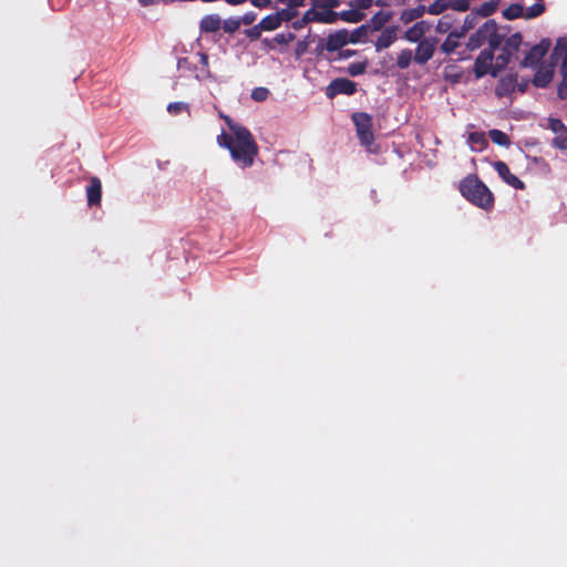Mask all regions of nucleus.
<instances>
[{"mask_svg":"<svg viewBox=\"0 0 567 567\" xmlns=\"http://www.w3.org/2000/svg\"><path fill=\"white\" fill-rule=\"evenodd\" d=\"M220 116L234 134V143L229 150L233 161L243 168L252 166L259 147L251 132L247 127L234 122L229 116Z\"/></svg>","mask_w":567,"mask_h":567,"instance_id":"f257e3e1","label":"nucleus"},{"mask_svg":"<svg viewBox=\"0 0 567 567\" xmlns=\"http://www.w3.org/2000/svg\"><path fill=\"white\" fill-rule=\"evenodd\" d=\"M460 193L473 205L489 210L494 206V195L477 177L471 174L463 178L458 186Z\"/></svg>","mask_w":567,"mask_h":567,"instance_id":"f03ea898","label":"nucleus"},{"mask_svg":"<svg viewBox=\"0 0 567 567\" xmlns=\"http://www.w3.org/2000/svg\"><path fill=\"white\" fill-rule=\"evenodd\" d=\"M351 118L355 126L357 136L361 145L370 147L374 142L372 116L365 112H354Z\"/></svg>","mask_w":567,"mask_h":567,"instance_id":"7ed1b4c3","label":"nucleus"},{"mask_svg":"<svg viewBox=\"0 0 567 567\" xmlns=\"http://www.w3.org/2000/svg\"><path fill=\"white\" fill-rule=\"evenodd\" d=\"M551 42L549 39H543L539 43L533 45L526 53L525 58L520 62L523 68H535L537 66L544 56L547 54Z\"/></svg>","mask_w":567,"mask_h":567,"instance_id":"20e7f679","label":"nucleus"},{"mask_svg":"<svg viewBox=\"0 0 567 567\" xmlns=\"http://www.w3.org/2000/svg\"><path fill=\"white\" fill-rule=\"evenodd\" d=\"M357 92V83L347 78H337L326 87V95L333 99L339 94L353 95Z\"/></svg>","mask_w":567,"mask_h":567,"instance_id":"39448f33","label":"nucleus"},{"mask_svg":"<svg viewBox=\"0 0 567 567\" xmlns=\"http://www.w3.org/2000/svg\"><path fill=\"white\" fill-rule=\"evenodd\" d=\"M436 43V38H425L420 41L415 49L413 61L419 65L426 64L435 53Z\"/></svg>","mask_w":567,"mask_h":567,"instance_id":"423d86ee","label":"nucleus"},{"mask_svg":"<svg viewBox=\"0 0 567 567\" xmlns=\"http://www.w3.org/2000/svg\"><path fill=\"white\" fill-rule=\"evenodd\" d=\"M494 54L491 50H482L474 62V74L477 79L494 72Z\"/></svg>","mask_w":567,"mask_h":567,"instance_id":"0eeeda50","label":"nucleus"},{"mask_svg":"<svg viewBox=\"0 0 567 567\" xmlns=\"http://www.w3.org/2000/svg\"><path fill=\"white\" fill-rule=\"evenodd\" d=\"M495 30V20H487L481 25L476 32L470 35L467 47L470 50H475L487 42L491 31Z\"/></svg>","mask_w":567,"mask_h":567,"instance_id":"6e6552de","label":"nucleus"},{"mask_svg":"<svg viewBox=\"0 0 567 567\" xmlns=\"http://www.w3.org/2000/svg\"><path fill=\"white\" fill-rule=\"evenodd\" d=\"M494 168L499 175V177L509 186L514 187L515 189H524L525 184L523 181H520L516 175L512 174L508 165L503 161H497L494 163Z\"/></svg>","mask_w":567,"mask_h":567,"instance_id":"1a4fd4ad","label":"nucleus"},{"mask_svg":"<svg viewBox=\"0 0 567 567\" xmlns=\"http://www.w3.org/2000/svg\"><path fill=\"white\" fill-rule=\"evenodd\" d=\"M517 78V73H508L502 76L495 86V95L504 97L513 94L516 91Z\"/></svg>","mask_w":567,"mask_h":567,"instance_id":"9d476101","label":"nucleus"},{"mask_svg":"<svg viewBox=\"0 0 567 567\" xmlns=\"http://www.w3.org/2000/svg\"><path fill=\"white\" fill-rule=\"evenodd\" d=\"M430 23L425 20L416 21L411 28H409L403 38L411 43H420L423 39H425V34L430 30Z\"/></svg>","mask_w":567,"mask_h":567,"instance_id":"9b49d317","label":"nucleus"},{"mask_svg":"<svg viewBox=\"0 0 567 567\" xmlns=\"http://www.w3.org/2000/svg\"><path fill=\"white\" fill-rule=\"evenodd\" d=\"M347 43H349L348 30L341 29L327 37L324 48L329 52H334L341 50Z\"/></svg>","mask_w":567,"mask_h":567,"instance_id":"f8f14e48","label":"nucleus"},{"mask_svg":"<svg viewBox=\"0 0 567 567\" xmlns=\"http://www.w3.org/2000/svg\"><path fill=\"white\" fill-rule=\"evenodd\" d=\"M86 198H87V205L90 207L99 206L101 204L102 183L99 177H96V176L91 177L90 184L86 187Z\"/></svg>","mask_w":567,"mask_h":567,"instance_id":"ddd939ff","label":"nucleus"},{"mask_svg":"<svg viewBox=\"0 0 567 567\" xmlns=\"http://www.w3.org/2000/svg\"><path fill=\"white\" fill-rule=\"evenodd\" d=\"M398 25H391L382 30L380 37L375 41V50L379 52L381 50L388 49L393 42L398 39Z\"/></svg>","mask_w":567,"mask_h":567,"instance_id":"4468645a","label":"nucleus"},{"mask_svg":"<svg viewBox=\"0 0 567 567\" xmlns=\"http://www.w3.org/2000/svg\"><path fill=\"white\" fill-rule=\"evenodd\" d=\"M221 28V19L217 13L206 14L199 21L202 33H215Z\"/></svg>","mask_w":567,"mask_h":567,"instance_id":"2eb2a0df","label":"nucleus"},{"mask_svg":"<svg viewBox=\"0 0 567 567\" xmlns=\"http://www.w3.org/2000/svg\"><path fill=\"white\" fill-rule=\"evenodd\" d=\"M554 76L553 66H539L534 74L532 80L533 84L536 87H546Z\"/></svg>","mask_w":567,"mask_h":567,"instance_id":"dca6fc26","label":"nucleus"},{"mask_svg":"<svg viewBox=\"0 0 567 567\" xmlns=\"http://www.w3.org/2000/svg\"><path fill=\"white\" fill-rule=\"evenodd\" d=\"M392 19V12L379 11L372 16L370 21L365 23L369 25V31H380Z\"/></svg>","mask_w":567,"mask_h":567,"instance_id":"f3484780","label":"nucleus"},{"mask_svg":"<svg viewBox=\"0 0 567 567\" xmlns=\"http://www.w3.org/2000/svg\"><path fill=\"white\" fill-rule=\"evenodd\" d=\"M425 13H427L426 7L420 3L414 8L403 10L400 14V20L404 24H408L412 21L422 18Z\"/></svg>","mask_w":567,"mask_h":567,"instance_id":"a211bd4d","label":"nucleus"},{"mask_svg":"<svg viewBox=\"0 0 567 567\" xmlns=\"http://www.w3.org/2000/svg\"><path fill=\"white\" fill-rule=\"evenodd\" d=\"M197 58V69L199 72L195 74L196 79H208L212 76L210 70L208 68V55L204 52L196 53Z\"/></svg>","mask_w":567,"mask_h":567,"instance_id":"6ab92c4d","label":"nucleus"},{"mask_svg":"<svg viewBox=\"0 0 567 567\" xmlns=\"http://www.w3.org/2000/svg\"><path fill=\"white\" fill-rule=\"evenodd\" d=\"M318 19H320V12L311 8L305 12L301 19L293 21L291 25L295 30H301L308 23L318 21Z\"/></svg>","mask_w":567,"mask_h":567,"instance_id":"aec40b11","label":"nucleus"},{"mask_svg":"<svg viewBox=\"0 0 567 567\" xmlns=\"http://www.w3.org/2000/svg\"><path fill=\"white\" fill-rule=\"evenodd\" d=\"M513 53L505 51L504 48H502L501 53L495 58L494 61V72H492V76L496 78L501 71H503L512 59Z\"/></svg>","mask_w":567,"mask_h":567,"instance_id":"412c9836","label":"nucleus"},{"mask_svg":"<svg viewBox=\"0 0 567 567\" xmlns=\"http://www.w3.org/2000/svg\"><path fill=\"white\" fill-rule=\"evenodd\" d=\"M280 25L281 22L279 20L277 12L268 14L258 23V28L262 29L264 31H274L278 29Z\"/></svg>","mask_w":567,"mask_h":567,"instance_id":"4be33fe9","label":"nucleus"},{"mask_svg":"<svg viewBox=\"0 0 567 567\" xmlns=\"http://www.w3.org/2000/svg\"><path fill=\"white\" fill-rule=\"evenodd\" d=\"M365 14L358 9L343 10L339 12V18L349 23H358L364 19Z\"/></svg>","mask_w":567,"mask_h":567,"instance_id":"5701e85b","label":"nucleus"},{"mask_svg":"<svg viewBox=\"0 0 567 567\" xmlns=\"http://www.w3.org/2000/svg\"><path fill=\"white\" fill-rule=\"evenodd\" d=\"M413 58H414V54L411 49L401 50L396 56V66L400 70L408 69L411 65Z\"/></svg>","mask_w":567,"mask_h":567,"instance_id":"b1692460","label":"nucleus"},{"mask_svg":"<svg viewBox=\"0 0 567 567\" xmlns=\"http://www.w3.org/2000/svg\"><path fill=\"white\" fill-rule=\"evenodd\" d=\"M522 40V34L519 32H515L505 40L503 48L505 49V51H508L514 54L519 50Z\"/></svg>","mask_w":567,"mask_h":567,"instance_id":"393cba45","label":"nucleus"},{"mask_svg":"<svg viewBox=\"0 0 567 567\" xmlns=\"http://www.w3.org/2000/svg\"><path fill=\"white\" fill-rule=\"evenodd\" d=\"M451 0H435L429 7H426L427 13L432 16H439L450 9Z\"/></svg>","mask_w":567,"mask_h":567,"instance_id":"a878e982","label":"nucleus"},{"mask_svg":"<svg viewBox=\"0 0 567 567\" xmlns=\"http://www.w3.org/2000/svg\"><path fill=\"white\" fill-rule=\"evenodd\" d=\"M468 142L474 151H482L487 145V140L483 133L473 132L468 136Z\"/></svg>","mask_w":567,"mask_h":567,"instance_id":"bb28decb","label":"nucleus"},{"mask_svg":"<svg viewBox=\"0 0 567 567\" xmlns=\"http://www.w3.org/2000/svg\"><path fill=\"white\" fill-rule=\"evenodd\" d=\"M558 50L564 51V58L560 65V73L563 78H567V41L564 38H559L557 40L556 47L554 49V53H557Z\"/></svg>","mask_w":567,"mask_h":567,"instance_id":"cd10ccee","label":"nucleus"},{"mask_svg":"<svg viewBox=\"0 0 567 567\" xmlns=\"http://www.w3.org/2000/svg\"><path fill=\"white\" fill-rule=\"evenodd\" d=\"M503 17L507 20H515L524 17V7L519 3H513L503 11Z\"/></svg>","mask_w":567,"mask_h":567,"instance_id":"c85d7f7f","label":"nucleus"},{"mask_svg":"<svg viewBox=\"0 0 567 567\" xmlns=\"http://www.w3.org/2000/svg\"><path fill=\"white\" fill-rule=\"evenodd\" d=\"M502 42H503V35H501L498 33V25L495 22V30L491 31L488 39H487L488 48H486L485 50H491L494 53L495 50L501 48Z\"/></svg>","mask_w":567,"mask_h":567,"instance_id":"c756f323","label":"nucleus"},{"mask_svg":"<svg viewBox=\"0 0 567 567\" xmlns=\"http://www.w3.org/2000/svg\"><path fill=\"white\" fill-rule=\"evenodd\" d=\"M369 25L362 24L354 29L351 33L348 32V40L350 43H358L368 37Z\"/></svg>","mask_w":567,"mask_h":567,"instance_id":"7c9ffc66","label":"nucleus"},{"mask_svg":"<svg viewBox=\"0 0 567 567\" xmlns=\"http://www.w3.org/2000/svg\"><path fill=\"white\" fill-rule=\"evenodd\" d=\"M488 135L491 141L499 146H509L511 144L508 135L499 130H491Z\"/></svg>","mask_w":567,"mask_h":567,"instance_id":"2f4dec72","label":"nucleus"},{"mask_svg":"<svg viewBox=\"0 0 567 567\" xmlns=\"http://www.w3.org/2000/svg\"><path fill=\"white\" fill-rule=\"evenodd\" d=\"M546 10L544 3L537 2L533 6L528 7L526 10L524 9V18L525 19H534L542 16Z\"/></svg>","mask_w":567,"mask_h":567,"instance_id":"473e14b6","label":"nucleus"},{"mask_svg":"<svg viewBox=\"0 0 567 567\" xmlns=\"http://www.w3.org/2000/svg\"><path fill=\"white\" fill-rule=\"evenodd\" d=\"M497 10L495 0H488L481 4V7L476 10V13L480 17H489Z\"/></svg>","mask_w":567,"mask_h":567,"instance_id":"72a5a7b5","label":"nucleus"},{"mask_svg":"<svg viewBox=\"0 0 567 567\" xmlns=\"http://www.w3.org/2000/svg\"><path fill=\"white\" fill-rule=\"evenodd\" d=\"M453 25V18L449 14L443 16L436 23L435 30L437 33H446L451 32V28Z\"/></svg>","mask_w":567,"mask_h":567,"instance_id":"f704fd0d","label":"nucleus"},{"mask_svg":"<svg viewBox=\"0 0 567 567\" xmlns=\"http://www.w3.org/2000/svg\"><path fill=\"white\" fill-rule=\"evenodd\" d=\"M277 14L281 23L289 22L298 16V10H295L290 4H287L286 8L278 10Z\"/></svg>","mask_w":567,"mask_h":567,"instance_id":"c9c22d12","label":"nucleus"},{"mask_svg":"<svg viewBox=\"0 0 567 567\" xmlns=\"http://www.w3.org/2000/svg\"><path fill=\"white\" fill-rule=\"evenodd\" d=\"M458 47L457 39L454 38V34L449 33L446 39L441 44L442 52L450 54L454 52V50Z\"/></svg>","mask_w":567,"mask_h":567,"instance_id":"e433bc0d","label":"nucleus"},{"mask_svg":"<svg viewBox=\"0 0 567 567\" xmlns=\"http://www.w3.org/2000/svg\"><path fill=\"white\" fill-rule=\"evenodd\" d=\"M221 28L226 33H235L240 28L239 18H228L221 21Z\"/></svg>","mask_w":567,"mask_h":567,"instance_id":"4c0bfd02","label":"nucleus"},{"mask_svg":"<svg viewBox=\"0 0 567 567\" xmlns=\"http://www.w3.org/2000/svg\"><path fill=\"white\" fill-rule=\"evenodd\" d=\"M365 69L367 62H353L349 64L347 71L351 76H358L363 74L365 72Z\"/></svg>","mask_w":567,"mask_h":567,"instance_id":"58836bf2","label":"nucleus"},{"mask_svg":"<svg viewBox=\"0 0 567 567\" xmlns=\"http://www.w3.org/2000/svg\"><path fill=\"white\" fill-rule=\"evenodd\" d=\"M553 146L561 151L567 150V130L556 134L553 140Z\"/></svg>","mask_w":567,"mask_h":567,"instance_id":"ea45409f","label":"nucleus"},{"mask_svg":"<svg viewBox=\"0 0 567 567\" xmlns=\"http://www.w3.org/2000/svg\"><path fill=\"white\" fill-rule=\"evenodd\" d=\"M217 143L220 147H225L229 151L234 143V134L230 135L226 132H221V134L217 136Z\"/></svg>","mask_w":567,"mask_h":567,"instance_id":"a19ab883","label":"nucleus"},{"mask_svg":"<svg viewBox=\"0 0 567 567\" xmlns=\"http://www.w3.org/2000/svg\"><path fill=\"white\" fill-rule=\"evenodd\" d=\"M177 68L184 72H193L197 70V65H195L188 58H179L177 61Z\"/></svg>","mask_w":567,"mask_h":567,"instance_id":"79ce46f5","label":"nucleus"},{"mask_svg":"<svg viewBox=\"0 0 567 567\" xmlns=\"http://www.w3.org/2000/svg\"><path fill=\"white\" fill-rule=\"evenodd\" d=\"M471 0H451L450 9L458 12H465L470 9Z\"/></svg>","mask_w":567,"mask_h":567,"instance_id":"37998d69","label":"nucleus"},{"mask_svg":"<svg viewBox=\"0 0 567 567\" xmlns=\"http://www.w3.org/2000/svg\"><path fill=\"white\" fill-rule=\"evenodd\" d=\"M478 17L480 16L476 13V11H472L471 13H468L463 22V27L465 28V30H472L477 24Z\"/></svg>","mask_w":567,"mask_h":567,"instance_id":"c03bdc74","label":"nucleus"},{"mask_svg":"<svg viewBox=\"0 0 567 567\" xmlns=\"http://www.w3.org/2000/svg\"><path fill=\"white\" fill-rule=\"evenodd\" d=\"M549 128L555 133L558 134L560 132H565L567 127L559 118H549Z\"/></svg>","mask_w":567,"mask_h":567,"instance_id":"a18cd8bd","label":"nucleus"},{"mask_svg":"<svg viewBox=\"0 0 567 567\" xmlns=\"http://www.w3.org/2000/svg\"><path fill=\"white\" fill-rule=\"evenodd\" d=\"M186 109H187V104H185L183 102H173V103H169L167 106V111L173 115H177Z\"/></svg>","mask_w":567,"mask_h":567,"instance_id":"49530a36","label":"nucleus"},{"mask_svg":"<svg viewBox=\"0 0 567 567\" xmlns=\"http://www.w3.org/2000/svg\"><path fill=\"white\" fill-rule=\"evenodd\" d=\"M268 94L269 91L266 87H257L252 91L251 97L257 102H261L267 99Z\"/></svg>","mask_w":567,"mask_h":567,"instance_id":"de8ad7c7","label":"nucleus"},{"mask_svg":"<svg viewBox=\"0 0 567 567\" xmlns=\"http://www.w3.org/2000/svg\"><path fill=\"white\" fill-rule=\"evenodd\" d=\"M337 17H339V13L334 11H328L327 13L320 12V19H318V22L333 23L337 20Z\"/></svg>","mask_w":567,"mask_h":567,"instance_id":"09e8293b","label":"nucleus"},{"mask_svg":"<svg viewBox=\"0 0 567 567\" xmlns=\"http://www.w3.org/2000/svg\"><path fill=\"white\" fill-rule=\"evenodd\" d=\"M264 30L262 29H259L258 28V24L254 25L252 28L250 29H247L245 31L246 35L250 39V40H258L261 35V32Z\"/></svg>","mask_w":567,"mask_h":567,"instance_id":"8fccbe9b","label":"nucleus"},{"mask_svg":"<svg viewBox=\"0 0 567 567\" xmlns=\"http://www.w3.org/2000/svg\"><path fill=\"white\" fill-rule=\"evenodd\" d=\"M257 14L254 11L246 12L241 18H239L240 24L250 25L256 20Z\"/></svg>","mask_w":567,"mask_h":567,"instance_id":"3c124183","label":"nucleus"},{"mask_svg":"<svg viewBox=\"0 0 567 567\" xmlns=\"http://www.w3.org/2000/svg\"><path fill=\"white\" fill-rule=\"evenodd\" d=\"M295 39V35L292 33H279V34H276L275 37V41L278 43V44H287L289 43L290 41H292Z\"/></svg>","mask_w":567,"mask_h":567,"instance_id":"603ef678","label":"nucleus"},{"mask_svg":"<svg viewBox=\"0 0 567 567\" xmlns=\"http://www.w3.org/2000/svg\"><path fill=\"white\" fill-rule=\"evenodd\" d=\"M557 95L560 100L567 99V78H563L557 89Z\"/></svg>","mask_w":567,"mask_h":567,"instance_id":"864d4df0","label":"nucleus"},{"mask_svg":"<svg viewBox=\"0 0 567 567\" xmlns=\"http://www.w3.org/2000/svg\"><path fill=\"white\" fill-rule=\"evenodd\" d=\"M250 3L257 8H268L271 6V0H249Z\"/></svg>","mask_w":567,"mask_h":567,"instance_id":"5fc2aeb1","label":"nucleus"},{"mask_svg":"<svg viewBox=\"0 0 567 567\" xmlns=\"http://www.w3.org/2000/svg\"><path fill=\"white\" fill-rule=\"evenodd\" d=\"M355 53H357L355 50L341 49L340 52H339V56L341 59H349V58L353 56Z\"/></svg>","mask_w":567,"mask_h":567,"instance_id":"6e6d98bb","label":"nucleus"},{"mask_svg":"<svg viewBox=\"0 0 567 567\" xmlns=\"http://www.w3.org/2000/svg\"><path fill=\"white\" fill-rule=\"evenodd\" d=\"M467 32H468V30H465V28L462 25L460 29H455V30L451 31L450 33L454 34V38L458 40L460 38L465 37V34Z\"/></svg>","mask_w":567,"mask_h":567,"instance_id":"4d7b16f0","label":"nucleus"},{"mask_svg":"<svg viewBox=\"0 0 567 567\" xmlns=\"http://www.w3.org/2000/svg\"><path fill=\"white\" fill-rule=\"evenodd\" d=\"M373 3V0H359L358 7L361 10L369 9Z\"/></svg>","mask_w":567,"mask_h":567,"instance_id":"13d9d810","label":"nucleus"},{"mask_svg":"<svg viewBox=\"0 0 567 567\" xmlns=\"http://www.w3.org/2000/svg\"><path fill=\"white\" fill-rule=\"evenodd\" d=\"M528 83L529 82L527 80H523L522 82L517 81L516 90L520 93H525L528 87Z\"/></svg>","mask_w":567,"mask_h":567,"instance_id":"bf43d9fd","label":"nucleus"},{"mask_svg":"<svg viewBox=\"0 0 567 567\" xmlns=\"http://www.w3.org/2000/svg\"><path fill=\"white\" fill-rule=\"evenodd\" d=\"M288 4H290V7H292L295 10H297L299 7L306 6V0H290V2H288Z\"/></svg>","mask_w":567,"mask_h":567,"instance_id":"052dcab7","label":"nucleus"},{"mask_svg":"<svg viewBox=\"0 0 567 567\" xmlns=\"http://www.w3.org/2000/svg\"><path fill=\"white\" fill-rule=\"evenodd\" d=\"M140 4L143 7L157 4L159 0H138Z\"/></svg>","mask_w":567,"mask_h":567,"instance_id":"680f3d73","label":"nucleus"},{"mask_svg":"<svg viewBox=\"0 0 567 567\" xmlns=\"http://www.w3.org/2000/svg\"><path fill=\"white\" fill-rule=\"evenodd\" d=\"M374 3L378 7H385V6H388V2L385 0H377Z\"/></svg>","mask_w":567,"mask_h":567,"instance_id":"e2e57ef3","label":"nucleus"},{"mask_svg":"<svg viewBox=\"0 0 567 567\" xmlns=\"http://www.w3.org/2000/svg\"><path fill=\"white\" fill-rule=\"evenodd\" d=\"M329 7H337L339 1L338 0H326Z\"/></svg>","mask_w":567,"mask_h":567,"instance_id":"0e129e2a","label":"nucleus"},{"mask_svg":"<svg viewBox=\"0 0 567 567\" xmlns=\"http://www.w3.org/2000/svg\"><path fill=\"white\" fill-rule=\"evenodd\" d=\"M280 3H286L288 4V2H290V0H278Z\"/></svg>","mask_w":567,"mask_h":567,"instance_id":"69168bd1","label":"nucleus"},{"mask_svg":"<svg viewBox=\"0 0 567 567\" xmlns=\"http://www.w3.org/2000/svg\"><path fill=\"white\" fill-rule=\"evenodd\" d=\"M495 2H496V7H497V6H498L499 0H495Z\"/></svg>","mask_w":567,"mask_h":567,"instance_id":"338daca9","label":"nucleus"}]
</instances>
